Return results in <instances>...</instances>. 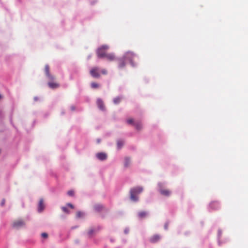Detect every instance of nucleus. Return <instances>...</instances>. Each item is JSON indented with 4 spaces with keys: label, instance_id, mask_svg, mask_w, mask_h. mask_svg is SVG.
Here are the masks:
<instances>
[{
    "label": "nucleus",
    "instance_id": "nucleus-1",
    "mask_svg": "<svg viewBox=\"0 0 248 248\" xmlns=\"http://www.w3.org/2000/svg\"><path fill=\"white\" fill-rule=\"evenodd\" d=\"M135 56V54L132 52L128 51L126 52L123 57L117 60L118 67L120 69L124 68L126 61H129L132 66H135V64L133 62V60Z\"/></svg>",
    "mask_w": 248,
    "mask_h": 248
},
{
    "label": "nucleus",
    "instance_id": "nucleus-2",
    "mask_svg": "<svg viewBox=\"0 0 248 248\" xmlns=\"http://www.w3.org/2000/svg\"><path fill=\"white\" fill-rule=\"evenodd\" d=\"M143 188L141 186L134 187L130 190V199L134 202L138 201V197L137 195L142 192Z\"/></svg>",
    "mask_w": 248,
    "mask_h": 248
},
{
    "label": "nucleus",
    "instance_id": "nucleus-3",
    "mask_svg": "<svg viewBox=\"0 0 248 248\" xmlns=\"http://www.w3.org/2000/svg\"><path fill=\"white\" fill-rule=\"evenodd\" d=\"M108 48L109 47L107 45H103L98 48L96 51L97 57L99 58H104L107 53L106 51Z\"/></svg>",
    "mask_w": 248,
    "mask_h": 248
},
{
    "label": "nucleus",
    "instance_id": "nucleus-4",
    "mask_svg": "<svg viewBox=\"0 0 248 248\" xmlns=\"http://www.w3.org/2000/svg\"><path fill=\"white\" fill-rule=\"evenodd\" d=\"M99 68L98 67H94L90 71L91 75L94 78H99L100 77Z\"/></svg>",
    "mask_w": 248,
    "mask_h": 248
},
{
    "label": "nucleus",
    "instance_id": "nucleus-5",
    "mask_svg": "<svg viewBox=\"0 0 248 248\" xmlns=\"http://www.w3.org/2000/svg\"><path fill=\"white\" fill-rule=\"evenodd\" d=\"M25 225V222L22 219H18L15 220L13 223V227L16 229H18Z\"/></svg>",
    "mask_w": 248,
    "mask_h": 248
},
{
    "label": "nucleus",
    "instance_id": "nucleus-6",
    "mask_svg": "<svg viewBox=\"0 0 248 248\" xmlns=\"http://www.w3.org/2000/svg\"><path fill=\"white\" fill-rule=\"evenodd\" d=\"M45 72L46 77L49 80H54L55 77L50 74L49 72V66L48 65H46L45 67Z\"/></svg>",
    "mask_w": 248,
    "mask_h": 248
},
{
    "label": "nucleus",
    "instance_id": "nucleus-7",
    "mask_svg": "<svg viewBox=\"0 0 248 248\" xmlns=\"http://www.w3.org/2000/svg\"><path fill=\"white\" fill-rule=\"evenodd\" d=\"M50 81L48 82V86L51 89H56L59 87V84L54 81V80H49Z\"/></svg>",
    "mask_w": 248,
    "mask_h": 248
},
{
    "label": "nucleus",
    "instance_id": "nucleus-8",
    "mask_svg": "<svg viewBox=\"0 0 248 248\" xmlns=\"http://www.w3.org/2000/svg\"><path fill=\"white\" fill-rule=\"evenodd\" d=\"M104 58L110 62L116 60V57L114 53H107Z\"/></svg>",
    "mask_w": 248,
    "mask_h": 248
},
{
    "label": "nucleus",
    "instance_id": "nucleus-9",
    "mask_svg": "<svg viewBox=\"0 0 248 248\" xmlns=\"http://www.w3.org/2000/svg\"><path fill=\"white\" fill-rule=\"evenodd\" d=\"M98 107L102 110H105V105L103 100L100 98L98 99L96 101Z\"/></svg>",
    "mask_w": 248,
    "mask_h": 248
},
{
    "label": "nucleus",
    "instance_id": "nucleus-10",
    "mask_svg": "<svg viewBox=\"0 0 248 248\" xmlns=\"http://www.w3.org/2000/svg\"><path fill=\"white\" fill-rule=\"evenodd\" d=\"M159 192L162 195L166 196H169L170 194V191L169 189H163L161 186L160 187Z\"/></svg>",
    "mask_w": 248,
    "mask_h": 248
},
{
    "label": "nucleus",
    "instance_id": "nucleus-11",
    "mask_svg": "<svg viewBox=\"0 0 248 248\" xmlns=\"http://www.w3.org/2000/svg\"><path fill=\"white\" fill-rule=\"evenodd\" d=\"M94 209L95 210V211L100 212L104 210L105 208L102 205L97 204H96L94 205Z\"/></svg>",
    "mask_w": 248,
    "mask_h": 248
},
{
    "label": "nucleus",
    "instance_id": "nucleus-12",
    "mask_svg": "<svg viewBox=\"0 0 248 248\" xmlns=\"http://www.w3.org/2000/svg\"><path fill=\"white\" fill-rule=\"evenodd\" d=\"M97 157L100 160H104L107 158V155L103 153H99L96 154Z\"/></svg>",
    "mask_w": 248,
    "mask_h": 248
},
{
    "label": "nucleus",
    "instance_id": "nucleus-13",
    "mask_svg": "<svg viewBox=\"0 0 248 248\" xmlns=\"http://www.w3.org/2000/svg\"><path fill=\"white\" fill-rule=\"evenodd\" d=\"M44 204L43 202V200L42 199H40L38 204V211L39 212H42L44 209Z\"/></svg>",
    "mask_w": 248,
    "mask_h": 248
},
{
    "label": "nucleus",
    "instance_id": "nucleus-14",
    "mask_svg": "<svg viewBox=\"0 0 248 248\" xmlns=\"http://www.w3.org/2000/svg\"><path fill=\"white\" fill-rule=\"evenodd\" d=\"M160 239V236L159 235H155L150 238V241L152 243H155L158 241Z\"/></svg>",
    "mask_w": 248,
    "mask_h": 248
},
{
    "label": "nucleus",
    "instance_id": "nucleus-15",
    "mask_svg": "<svg viewBox=\"0 0 248 248\" xmlns=\"http://www.w3.org/2000/svg\"><path fill=\"white\" fill-rule=\"evenodd\" d=\"M148 213L145 211H140L138 213V217L140 218H143L147 217Z\"/></svg>",
    "mask_w": 248,
    "mask_h": 248
},
{
    "label": "nucleus",
    "instance_id": "nucleus-16",
    "mask_svg": "<svg viewBox=\"0 0 248 248\" xmlns=\"http://www.w3.org/2000/svg\"><path fill=\"white\" fill-rule=\"evenodd\" d=\"M130 164V159L129 157H125L124 159V166L125 167H127L129 166Z\"/></svg>",
    "mask_w": 248,
    "mask_h": 248
},
{
    "label": "nucleus",
    "instance_id": "nucleus-17",
    "mask_svg": "<svg viewBox=\"0 0 248 248\" xmlns=\"http://www.w3.org/2000/svg\"><path fill=\"white\" fill-rule=\"evenodd\" d=\"M121 97L119 96H117L113 99V103L115 104H118L120 103L121 101Z\"/></svg>",
    "mask_w": 248,
    "mask_h": 248
},
{
    "label": "nucleus",
    "instance_id": "nucleus-18",
    "mask_svg": "<svg viewBox=\"0 0 248 248\" xmlns=\"http://www.w3.org/2000/svg\"><path fill=\"white\" fill-rule=\"evenodd\" d=\"M124 145V141L122 140L117 141V145L118 149H121Z\"/></svg>",
    "mask_w": 248,
    "mask_h": 248
},
{
    "label": "nucleus",
    "instance_id": "nucleus-19",
    "mask_svg": "<svg viewBox=\"0 0 248 248\" xmlns=\"http://www.w3.org/2000/svg\"><path fill=\"white\" fill-rule=\"evenodd\" d=\"M134 125L136 128L138 130H140L142 128V124L140 123H137L135 124Z\"/></svg>",
    "mask_w": 248,
    "mask_h": 248
},
{
    "label": "nucleus",
    "instance_id": "nucleus-20",
    "mask_svg": "<svg viewBox=\"0 0 248 248\" xmlns=\"http://www.w3.org/2000/svg\"><path fill=\"white\" fill-rule=\"evenodd\" d=\"M91 87L93 89H96L99 87V84L96 82L91 83Z\"/></svg>",
    "mask_w": 248,
    "mask_h": 248
},
{
    "label": "nucleus",
    "instance_id": "nucleus-21",
    "mask_svg": "<svg viewBox=\"0 0 248 248\" xmlns=\"http://www.w3.org/2000/svg\"><path fill=\"white\" fill-rule=\"evenodd\" d=\"M218 205V202H212L211 203H210V206L212 208H215V207L216 206H217Z\"/></svg>",
    "mask_w": 248,
    "mask_h": 248
},
{
    "label": "nucleus",
    "instance_id": "nucleus-22",
    "mask_svg": "<svg viewBox=\"0 0 248 248\" xmlns=\"http://www.w3.org/2000/svg\"><path fill=\"white\" fill-rule=\"evenodd\" d=\"M126 121L128 124H134V120L132 118H129Z\"/></svg>",
    "mask_w": 248,
    "mask_h": 248
},
{
    "label": "nucleus",
    "instance_id": "nucleus-23",
    "mask_svg": "<svg viewBox=\"0 0 248 248\" xmlns=\"http://www.w3.org/2000/svg\"><path fill=\"white\" fill-rule=\"evenodd\" d=\"M62 211L65 213H69V211L68 210V209L67 208V207H62Z\"/></svg>",
    "mask_w": 248,
    "mask_h": 248
},
{
    "label": "nucleus",
    "instance_id": "nucleus-24",
    "mask_svg": "<svg viewBox=\"0 0 248 248\" xmlns=\"http://www.w3.org/2000/svg\"><path fill=\"white\" fill-rule=\"evenodd\" d=\"M101 73L103 75H107L108 74V71L106 69H103L101 70Z\"/></svg>",
    "mask_w": 248,
    "mask_h": 248
},
{
    "label": "nucleus",
    "instance_id": "nucleus-25",
    "mask_svg": "<svg viewBox=\"0 0 248 248\" xmlns=\"http://www.w3.org/2000/svg\"><path fill=\"white\" fill-rule=\"evenodd\" d=\"M67 194L70 196H73L74 194V192L73 190H69L68 191Z\"/></svg>",
    "mask_w": 248,
    "mask_h": 248
},
{
    "label": "nucleus",
    "instance_id": "nucleus-26",
    "mask_svg": "<svg viewBox=\"0 0 248 248\" xmlns=\"http://www.w3.org/2000/svg\"><path fill=\"white\" fill-rule=\"evenodd\" d=\"M83 215V213L80 211L79 212H78L77 213V217H82Z\"/></svg>",
    "mask_w": 248,
    "mask_h": 248
},
{
    "label": "nucleus",
    "instance_id": "nucleus-27",
    "mask_svg": "<svg viewBox=\"0 0 248 248\" xmlns=\"http://www.w3.org/2000/svg\"><path fill=\"white\" fill-rule=\"evenodd\" d=\"M41 235H42V237H43V238H47V236H48V235L46 233V232H43L41 234Z\"/></svg>",
    "mask_w": 248,
    "mask_h": 248
},
{
    "label": "nucleus",
    "instance_id": "nucleus-28",
    "mask_svg": "<svg viewBox=\"0 0 248 248\" xmlns=\"http://www.w3.org/2000/svg\"><path fill=\"white\" fill-rule=\"evenodd\" d=\"M67 205L68 206L70 207L71 208H72V209H73V208H74V206H73V205L72 204H71V203H67Z\"/></svg>",
    "mask_w": 248,
    "mask_h": 248
},
{
    "label": "nucleus",
    "instance_id": "nucleus-29",
    "mask_svg": "<svg viewBox=\"0 0 248 248\" xmlns=\"http://www.w3.org/2000/svg\"><path fill=\"white\" fill-rule=\"evenodd\" d=\"M5 199H3L1 202V206H3L5 204Z\"/></svg>",
    "mask_w": 248,
    "mask_h": 248
},
{
    "label": "nucleus",
    "instance_id": "nucleus-30",
    "mask_svg": "<svg viewBox=\"0 0 248 248\" xmlns=\"http://www.w3.org/2000/svg\"><path fill=\"white\" fill-rule=\"evenodd\" d=\"M125 233H127V231H126V230H125Z\"/></svg>",
    "mask_w": 248,
    "mask_h": 248
},
{
    "label": "nucleus",
    "instance_id": "nucleus-31",
    "mask_svg": "<svg viewBox=\"0 0 248 248\" xmlns=\"http://www.w3.org/2000/svg\"><path fill=\"white\" fill-rule=\"evenodd\" d=\"M125 233H127V231H126V230H125Z\"/></svg>",
    "mask_w": 248,
    "mask_h": 248
},
{
    "label": "nucleus",
    "instance_id": "nucleus-32",
    "mask_svg": "<svg viewBox=\"0 0 248 248\" xmlns=\"http://www.w3.org/2000/svg\"><path fill=\"white\" fill-rule=\"evenodd\" d=\"M1 98V96L0 95V98Z\"/></svg>",
    "mask_w": 248,
    "mask_h": 248
}]
</instances>
